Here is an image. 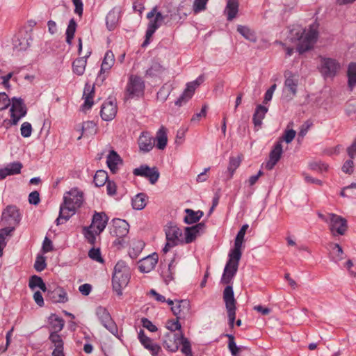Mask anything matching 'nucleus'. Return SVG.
<instances>
[{
  "instance_id": "f257e3e1",
  "label": "nucleus",
  "mask_w": 356,
  "mask_h": 356,
  "mask_svg": "<svg viewBox=\"0 0 356 356\" xmlns=\"http://www.w3.org/2000/svg\"><path fill=\"white\" fill-rule=\"evenodd\" d=\"M291 40L296 44L297 51L302 54L312 49L318 37V24L314 23L308 28L294 27L290 31Z\"/></svg>"
},
{
  "instance_id": "f03ea898",
  "label": "nucleus",
  "mask_w": 356,
  "mask_h": 356,
  "mask_svg": "<svg viewBox=\"0 0 356 356\" xmlns=\"http://www.w3.org/2000/svg\"><path fill=\"white\" fill-rule=\"evenodd\" d=\"M83 202V193L78 188H72L65 193L63 203L60 205V214L57 218V224H63L67 221Z\"/></svg>"
},
{
  "instance_id": "7ed1b4c3",
  "label": "nucleus",
  "mask_w": 356,
  "mask_h": 356,
  "mask_svg": "<svg viewBox=\"0 0 356 356\" xmlns=\"http://www.w3.org/2000/svg\"><path fill=\"white\" fill-rule=\"evenodd\" d=\"M163 345L165 348L171 352H176L180 345L181 350L186 356H193L189 340L184 335L183 332H168L163 337Z\"/></svg>"
},
{
  "instance_id": "20e7f679",
  "label": "nucleus",
  "mask_w": 356,
  "mask_h": 356,
  "mask_svg": "<svg viewBox=\"0 0 356 356\" xmlns=\"http://www.w3.org/2000/svg\"><path fill=\"white\" fill-rule=\"evenodd\" d=\"M108 220V218L105 213L95 212L91 225L83 228V234L90 244L95 245L97 236L104 231Z\"/></svg>"
},
{
  "instance_id": "39448f33",
  "label": "nucleus",
  "mask_w": 356,
  "mask_h": 356,
  "mask_svg": "<svg viewBox=\"0 0 356 356\" xmlns=\"http://www.w3.org/2000/svg\"><path fill=\"white\" fill-rule=\"evenodd\" d=\"M129 270L124 262H118L114 268L112 279L113 288L118 295H122V290L129 281Z\"/></svg>"
},
{
  "instance_id": "423d86ee",
  "label": "nucleus",
  "mask_w": 356,
  "mask_h": 356,
  "mask_svg": "<svg viewBox=\"0 0 356 356\" xmlns=\"http://www.w3.org/2000/svg\"><path fill=\"white\" fill-rule=\"evenodd\" d=\"M145 85L142 78L136 74H131L124 90V98L132 99L144 95Z\"/></svg>"
},
{
  "instance_id": "0eeeda50",
  "label": "nucleus",
  "mask_w": 356,
  "mask_h": 356,
  "mask_svg": "<svg viewBox=\"0 0 356 356\" xmlns=\"http://www.w3.org/2000/svg\"><path fill=\"white\" fill-rule=\"evenodd\" d=\"M319 217L330 224V229L333 236L343 235L347 230V220L334 213H329L327 216L319 214Z\"/></svg>"
},
{
  "instance_id": "6e6552de",
  "label": "nucleus",
  "mask_w": 356,
  "mask_h": 356,
  "mask_svg": "<svg viewBox=\"0 0 356 356\" xmlns=\"http://www.w3.org/2000/svg\"><path fill=\"white\" fill-rule=\"evenodd\" d=\"M168 17V15H163L160 12H158L157 7H154L149 13H147V17L149 22L146 31V38L143 45H146L149 43V40L156 30L161 26V22Z\"/></svg>"
},
{
  "instance_id": "1a4fd4ad",
  "label": "nucleus",
  "mask_w": 356,
  "mask_h": 356,
  "mask_svg": "<svg viewBox=\"0 0 356 356\" xmlns=\"http://www.w3.org/2000/svg\"><path fill=\"white\" fill-rule=\"evenodd\" d=\"M242 253L231 251L229 254V260L225 266L224 273L221 279L222 284H229L236 273L238 267V262Z\"/></svg>"
},
{
  "instance_id": "9d476101",
  "label": "nucleus",
  "mask_w": 356,
  "mask_h": 356,
  "mask_svg": "<svg viewBox=\"0 0 356 356\" xmlns=\"http://www.w3.org/2000/svg\"><path fill=\"white\" fill-rule=\"evenodd\" d=\"M129 233V224L123 220L117 219L113 221V235L116 238L113 241L117 248H121L127 242Z\"/></svg>"
},
{
  "instance_id": "9b49d317",
  "label": "nucleus",
  "mask_w": 356,
  "mask_h": 356,
  "mask_svg": "<svg viewBox=\"0 0 356 356\" xmlns=\"http://www.w3.org/2000/svg\"><path fill=\"white\" fill-rule=\"evenodd\" d=\"M223 300L227 312L229 325L233 327L236 318V300L234 296V292L231 286H227L223 291Z\"/></svg>"
},
{
  "instance_id": "f8f14e48",
  "label": "nucleus",
  "mask_w": 356,
  "mask_h": 356,
  "mask_svg": "<svg viewBox=\"0 0 356 356\" xmlns=\"http://www.w3.org/2000/svg\"><path fill=\"white\" fill-rule=\"evenodd\" d=\"M165 235L167 243L163 250L165 253L171 248L178 244H183L182 231L176 225L168 226L165 229Z\"/></svg>"
},
{
  "instance_id": "ddd939ff",
  "label": "nucleus",
  "mask_w": 356,
  "mask_h": 356,
  "mask_svg": "<svg viewBox=\"0 0 356 356\" xmlns=\"http://www.w3.org/2000/svg\"><path fill=\"white\" fill-rule=\"evenodd\" d=\"M11 120H4V125L8 127L12 124H17L19 120L26 114V109L20 99H13L12 106L10 108Z\"/></svg>"
},
{
  "instance_id": "4468645a",
  "label": "nucleus",
  "mask_w": 356,
  "mask_h": 356,
  "mask_svg": "<svg viewBox=\"0 0 356 356\" xmlns=\"http://www.w3.org/2000/svg\"><path fill=\"white\" fill-rule=\"evenodd\" d=\"M167 303L171 306V311L178 319H185L191 314V304L187 300L172 301L168 300Z\"/></svg>"
},
{
  "instance_id": "2eb2a0df",
  "label": "nucleus",
  "mask_w": 356,
  "mask_h": 356,
  "mask_svg": "<svg viewBox=\"0 0 356 356\" xmlns=\"http://www.w3.org/2000/svg\"><path fill=\"white\" fill-rule=\"evenodd\" d=\"M340 69V65L332 58L321 57L320 71L325 77H332L336 75Z\"/></svg>"
},
{
  "instance_id": "dca6fc26",
  "label": "nucleus",
  "mask_w": 356,
  "mask_h": 356,
  "mask_svg": "<svg viewBox=\"0 0 356 356\" xmlns=\"http://www.w3.org/2000/svg\"><path fill=\"white\" fill-rule=\"evenodd\" d=\"M204 81L202 76H199L195 81L189 82L186 85L180 97L176 101L175 104L181 106L182 104L187 102L193 97L196 88Z\"/></svg>"
},
{
  "instance_id": "f3484780",
  "label": "nucleus",
  "mask_w": 356,
  "mask_h": 356,
  "mask_svg": "<svg viewBox=\"0 0 356 356\" xmlns=\"http://www.w3.org/2000/svg\"><path fill=\"white\" fill-rule=\"evenodd\" d=\"M96 314L102 325L111 333L115 334L118 333V327L112 319L109 312L104 307H99L97 309Z\"/></svg>"
},
{
  "instance_id": "a211bd4d",
  "label": "nucleus",
  "mask_w": 356,
  "mask_h": 356,
  "mask_svg": "<svg viewBox=\"0 0 356 356\" xmlns=\"http://www.w3.org/2000/svg\"><path fill=\"white\" fill-rule=\"evenodd\" d=\"M133 173L136 176L147 178L153 184L157 181L159 177V172L156 167L149 168L146 165H142L139 168H135Z\"/></svg>"
},
{
  "instance_id": "6ab92c4d",
  "label": "nucleus",
  "mask_w": 356,
  "mask_h": 356,
  "mask_svg": "<svg viewBox=\"0 0 356 356\" xmlns=\"http://www.w3.org/2000/svg\"><path fill=\"white\" fill-rule=\"evenodd\" d=\"M21 220L19 210L15 206H8L2 214V220L10 225H17Z\"/></svg>"
},
{
  "instance_id": "aec40b11",
  "label": "nucleus",
  "mask_w": 356,
  "mask_h": 356,
  "mask_svg": "<svg viewBox=\"0 0 356 356\" xmlns=\"http://www.w3.org/2000/svg\"><path fill=\"white\" fill-rule=\"evenodd\" d=\"M117 111V105L115 101H106L102 106L101 117L104 120H111L115 117Z\"/></svg>"
},
{
  "instance_id": "412c9836",
  "label": "nucleus",
  "mask_w": 356,
  "mask_h": 356,
  "mask_svg": "<svg viewBox=\"0 0 356 356\" xmlns=\"http://www.w3.org/2000/svg\"><path fill=\"white\" fill-rule=\"evenodd\" d=\"M159 255L153 253L138 261V268L140 272L149 273L152 270L158 263Z\"/></svg>"
},
{
  "instance_id": "4be33fe9",
  "label": "nucleus",
  "mask_w": 356,
  "mask_h": 356,
  "mask_svg": "<svg viewBox=\"0 0 356 356\" xmlns=\"http://www.w3.org/2000/svg\"><path fill=\"white\" fill-rule=\"evenodd\" d=\"M138 339L143 346L149 350L153 356H156L161 350V348L154 343L153 340L148 337L143 330H140L138 333Z\"/></svg>"
},
{
  "instance_id": "5701e85b",
  "label": "nucleus",
  "mask_w": 356,
  "mask_h": 356,
  "mask_svg": "<svg viewBox=\"0 0 356 356\" xmlns=\"http://www.w3.org/2000/svg\"><path fill=\"white\" fill-rule=\"evenodd\" d=\"M282 154V146L280 142H277L269 154V160L266 163L267 170H272L280 159Z\"/></svg>"
},
{
  "instance_id": "b1692460",
  "label": "nucleus",
  "mask_w": 356,
  "mask_h": 356,
  "mask_svg": "<svg viewBox=\"0 0 356 356\" xmlns=\"http://www.w3.org/2000/svg\"><path fill=\"white\" fill-rule=\"evenodd\" d=\"M138 145L141 151L149 152L155 145V139L147 132H143L138 138Z\"/></svg>"
},
{
  "instance_id": "393cba45",
  "label": "nucleus",
  "mask_w": 356,
  "mask_h": 356,
  "mask_svg": "<svg viewBox=\"0 0 356 356\" xmlns=\"http://www.w3.org/2000/svg\"><path fill=\"white\" fill-rule=\"evenodd\" d=\"M203 227L204 225L201 223L191 227H186L185 229L184 236H183V243H190L193 242L196 238L199 231Z\"/></svg>"
},
{
  "instance_id": "a878e982",
  "label": "nucleus",
  "mask_w": 356,
  "mask_h": 356,
  "mask_svg": "<svg viewBox=\"0 0 356 356\" xmlns=\"http://www.w3.org/2000/svg\"><path fill=\"white\" fill-rule=\"evenodd\" d=\"M22 168V164L19 162H15L8 165L5 168L0 170V179H3L8 175L20 173Z\"/></svg>"
},
{
  "instance_id": "bb28decb",
  "label": "nucleus",
  "mask_w": 356,
  "mask_h": 356,
  "mask_svg": "<svg viewBox=\"0 0 356 356\" xmlns=\"http://www.w3.org/2000/svg\"><path fill=\"white\" fill-rule=\"evenodd\" d=\"M107 164L112 173L115 174L118 172L119 166L122 164V160L120 156L113 150L111 151L107 157Z\"/></svg>"
},
{
  "instance_id": "cd10ccee",
  "label": "nucleus",
  "mask_w": 356,
  "mask_h": 356,
  "mask_svg": "<svg viewBox=\"0 0 356 356\" xmlns=\"http://www.w3.org/2000/svg\"><path fill=\"white\" fill-rule=\"evenodd\" d=\"M95 97V88L94 86H90L89 85H86L84 91L83 99H84V103L83 105V108L85 110L90 109L93 105Z\"/></svg>"
},
{
  "instance_id": "c85d7f7f",
  "label": "nucleus",
  "mask_w": 356,
  "mask_h": 356,
  "mask_svg": "<svg viewBox=\"0 0 356 356\" xmlns=\"http://www.w3.org/2000/svg\"><path fill=\"white\" fill-rule=\"evenodd\" d=\"M145 247V243L140 239H134L130 244L129 254L133 259H136Z\"/></svg>"
},
{
  "instance_id": "c756f323",
  "label": "nucleus",
  "mask_w": 356,
  "mask_h": 356,
  "mask_svg": "<svg viewBox=\"0 0 356 356\" xmlns=\"http://www.w3.org/2000/svg\"><path fill=\"white\" fill-rule=\"evenodd\" d=\"M121 15L117 10H112L106 16V26L109 30L115 29L119 24Z\"/></svg>"
},
{
  "instance_id": "7c9ffc66",
  "label": "nucleus",
  "mask_w": 356,
  "mask_h": 356,
  "mask_svg": "<svg viewBox=\"0 0 356 356\" xmlns=\"http://www.w3.org/2000/svg\"><path fill=\"white\" fill-rule=\"evenodd\" d=\"M88 53H86L83 57L76 59L72 63V70L74 73L78 76L83 74L87 63L86 58Z\"/></svg>"
},
{
  "instance_id": "2f4dec72",
  "label": "nucleus",
  "mask_w": 356,
  "mask_h": 356,
  "mask_svg": "<svg viewBox=\"0 0 356 356\" xmlns=\"http://www.w3.org/2000/svg\"><path fill=\"white\" fill-rule=\"evenodd\" d=\"M286 79L285 80V88L287 92L292 96L296 93V88L298 86V79L296 76L291 72L286 74Z\"/></svg>"
},
{
  "instance_id": "473e14b6",
  "label": "nucleus",
  "mask_w": 356,
  "mask_h": 356,
  "mask_svg": "<svg viewBox=\"0 0 356 356\" xmlns=\"http://www.w3.org/2000/svg\"><path fill=\"white\" fill-rule=\"evenodd\" d=\"M65 322L63 318L52 314L49 317V330L51 332L58 333L64 327Z\"/></svg>"
},
{
  "instance_id": "72a5a7b5",
  "label": "nucleus",
  "mask_w": 356,
  "mask_h": 356,
  "mask_svg": "<svg viewBox=\"0 0 356 356\" xmlns=\"http://www.w3.org/2000/svg\"><path fill=\"white\" fill-rule=\"evenodd\" d=\"M168 129L161 127L156 133V136L155 140H156V147L159 149H163L167 145L168 143V136H167Z\"/></svg>"
},
{
  "instance_id": "f704fd0d",
  "label": "nucleus",
  "mask_w": 356,
  "mask_h": 356,
  "mask_svg": "<svg viewBox=\"0 0 356 356\" xmlns=\"http://www.w3.org/2000/svg\"><path fill=\"white\" fill-rule=\"evenodd\" d=\"M248 229V225H243L238 232L234 242V248L232 252L241 253V248L244 240V236Z\"/></svg>"
},
{
  "instance_id": "c9c22d12",
  "label": "nucleus",
  "mask_w": 356,
  "mask_h": 356,
  "mask_svg": "<svg viewBox=\"0 0 356 356\" xmlns=\"http://www.w3.org/2000/svg\"><path fill=\"white\" fill-rule=\"evenodd\" d=\"M238 10V0H228L225 8L227 19L231 21L236 17Z\"/></svg>"
},
{
  "instance_id": "e433bc0d",
  "label": "nucleus",
  "mask_w": 356,
  "mask_h": 356,
  "mask_svg": "<svg viewBox=\"0 0 356 356\" xmlns=\"http://www.w3.org/2000/svg\"><path fill=\"white\" fill-rule=\"evenodd\" d=\"M268 109L266 107L259 105L253 115V122L255 127H260L262 124V120L264 118Z\"/></svg>"
},
{
  "instance_id": "4c0bfd02",
  "label": "nucleus",
  "mask_w": 356,
  "mask_h": 356,
  "mask_svg": "<svg viewBox=\"0 0 356 356\" xmlns=\"http://www.w3.org/2000/svg\"><path fill=\"white\" fill-rule=\"evenodd\" d=\"M115 63L114 54L111 51H108L104 56V60L102 63L101 72H106L108 71Z\"/></svg>"
},
{
  "instance_id": "58836bf2",
  "label": "nucleus",
  "mask_w": 356,
  "mask_h": 356,
  "mask_svg": "<svg viewBox=\"0 0 356 356\" xmlns=\"http://www.w3.org/2000/svg\"><path fill=\"white\" fill-rule=\"evenodd\" d=\"M54 302H65L67 301V293L63 288H57L54 289L50 296Z\"/></svg>"
},
{
  "instance_id": "ea45409f",
  "label": "nucleus",
  "mask_w": 356,
  "mask_h": 356,
  "mask_svg": "<svg viewBox=\"0 0 356 356\" xmlns=\"http://www.w3.org/2000/svg\"><path fill=\"white\" fill-rule=\"evenodd\" d=\"M293 123H289L286 129L284 130L282 137L279 138L277 142H280V144L283 141H285L286 143H290L295 138L296 135V131L292 129Z\"/></svg>"
},
{
  "instance_id": "a19ab883",
  "label": "nucleus",
  "mask_w": 356,
  "mask_h": 356,
  "mask_svg": "<svg viewBox=\"0 0 356 356\" xmlns=\"http://www.w3.org/2000/svg\"><path fill=\"white\" fill-rule=\"evenodd\" d=\"M242 155H238L236 157L233 156L230 158L227 168L229 174L227 177L229 179H231L233 177L236 170L239 167L242 161Z\"/></svg>"
},
{
  "instance_id": "79ce46f5",
  "label": "nucleus",
  "mask_w": 356,
  "mask_h": 356,
  "mask_svg": "<svg viewBox=\"0 0 356 356\" xmlns=\"http://www.w3.org/2000/svg\"><path fill=\"white\" fill-rule=\"evenodd\" d=\"M186 216L184 218V220L188 224H192L199 221V220L203 216L202 211H194L193 210L190 209H186Z\"/></svg>"
},
{
  "instance_id": "37998d69",
  "label": "nucleus",
  "mask_w": 356,
  "mask_h": 356,
  "mask_svg": "<svg viewBox=\"0 0 356 356\" xmlns=\"http://www.w3.org/2000/svg\"><path fill=\"white\" fill-rule=\"evenodd\" d=\"M180 320L178 318L168 319L165 323V327L169 330V332H182L181 325L179 322Z\"/></svg>"
},
{
  "instance_id": "c03bdc74",
  "label": "nucleus",
  "mask_w": 356,
  "mask_h": 356,
  "mask_svg": "<svg viewBox=\"0 0 356 356\" xmlns=\"http://www.w3.org/2000/svg\"><path fill=\"white\" fill-rule=\"evenodd\" d=\"M108 179V174L106 171L98 170L95 175L94 183L97 186L100 187L106 184Z\"/></svg>"
},
{
  "instance_id": "a18cd8bd",
  "label": "nucleus",
  "mask_w": 356,
  "mask_h": 356,
  "mask_svg": "<svg viewBox=\"0 0 356 356\" xmlns=\"http://www.w3.org/2000/svg\"><path fill=\"white\" fill-rule=\"evenodd\" d=\"M49 339L54 344V349H63L64 342L61 335L58 334V333L50 332Z\"/></svg>"
},
{
  "instance_id": "49530a36",
  "label": "nucleus",
  "mask_w": 356,
  "mask_h": 356,
  "mask_svg": "<svg viewBox=\"0 0 356 356\" xmlns=\"http://www.w3.org/2000/svg\"><path fill=\"white\" fill-rule=\"evenodd\" d=\"M147 204L146 195L143 193L137 195L132 201L133 207L136 209H143Z\"/></svg>"
},
{
  "instance_id": "de8ad7c7",
  "label": "nucleus",
  "mask_w": 356,
  "mask_h": 356,
  "mask_svg": "<svg viewBox=\"0 0 356 356\" xmlns=\"http://www.w3.org/2000/svg\"><path fill=\"white\" fill-rule=\"evenodd\" d=\"M76 29V23L74 19H72L68 24L67 31H66V42L70 44L72 43V39L74 38V33Z\"/></svg>"
},
{
  "instance_id": "09e8293b",
  "label": "nucleus",
  "mask_w": 356,
  "mask_h": 356,
  "mask_svg": "<svg viewBox=\"0 0 356 356\" xmlns=\"http://www.w3.org/2000/svg\"><path fill=\"white\" fill-rule=\"evenodd\" d=\"M348 85L352 88L356 83V64L349 65L348 70Z\"/></svg>"
},
{
  "instance_id": "8fccbe9b",
  "label": "nucleus",
  "mask_w": 356,
  "mask_h": 356,
  "mask_svg": "<svg viewBox=\"0 0 356 356\" xmlns=\"http://www.w3.org/2000/svg\"><path fill=\"white\" fill-rule=\"evenodd\" d=\"M330 254L332 258L336 261L341 259L343 255V250L338 244L332 243L330 245Z\"/></svg>"
},
{
  "instance_id": "3c124183",
  "label": "nucleus",
  "mask_w": 356,
  "mask_h": 356,
  "mask_svg": "<svg viewBox=\"0 0 356 356\" xmlns=\"http://www.w3.org/2000/svg\"><path fill=\"white\" fill-rule=\"evenodd\" d=\"M209 0H195L193 5V10L194 14H197L204 11L207 8V4Z\"/></svg>"
},
{
  "instance_id": "603ef678",
  "label": "nucleus",
  "mask_w": 356,
  "mask_h": 356,
  "mask_svg": "<svg viewBox=\"0 0 356 356\" xmlns=\"http://www.w3.org/2000/svg\"><path fill=\"white\" fill-rule=\"evenodd\" d=\"M88 256L92 260H95L97 262L103 263L104 260L101 255V252L99 248H92L88 252Z\"/></svg>"
},
{
  "instance_id": "864d4df0",
  "label": "nucleus",
  "mask_w": 356,
  "mask_h": 356,
  "mask_svg": "<svg viewBox=\"0 0 356 356\" xmlns=\"http://www.w3.org/2000/svg\"><path fill=\"white\" fill-rule=\"evenodd\" d=\"M229 338V348L233 356H238L241 348L237 347L234 342V337L232 335H227Z\"/></svg>"
},
{
  "instance_id": "5fc2aeb1",
  "label": "nucleus",
  "mask_w": 356,
  "mask_h": 356,
  "mask_svg": "<svg viewBox=\"0 0 356 356\" xmlns=\"http://www.w3.org/2000/svg\"><path fill=\"white\" fill-rule=\"evenodd\" d=\"M34 267L37 271H42L46 268V259L45 257L39 255L36 258V261Z\"/></svg>"
},
{
  "instance_id": "6e6d98bb",
  "label": "nucleus",
  "mask_w": 356,
  "mask_h": 356,
  "mask_svg": "<svg viewBox=\"0 0 356 356\" xmlns=\"http://www.w3.org/2000/svg\"><path fill=\"white\" fill-rule=\"evenodd\" d=\"M141 323L143 327L147 329L149 331L152 332H154L157 331V327L152 323V321H150L149 319L146 318H143L141 319Z\"/></svg>"
},
{
  "instance_id": "4d7b16f0",
  "label": "nucleus",
  "mask_w": 356,
  "mask_h": 356,
  "mask_svg": "<svg viewBox=\"0 0 356 356\" xmlns=\"http://www.w3.org/2000/svg\"><path fill=\"white\" fill-rule=\"evenodd\" d=\"M32 133L31 124L29 122H24L21 127V134L24 137H29Z\"/></svg>"
},
{
  "instance_id": "13d9d810",
  "label": "nucleus",
  "mask_w": 356,
  "mask_h": 356,
  "mask_svg": "<svg viewBox=\"0 0 356 356\" xmlns=\"http://www.w3.org/2000/svg\"><path fill=\"white\" fill-rule=\"evenodd\" d=\"M10 104L8 95L5 92L0 93V110L6 108Z\"/></svg>"
},
{
  "instance_id": "bf43d9fd",
  "label": "nucleus",
  "mask_w": 356,
  "mask_h": 356,
  "mask_svg": "<svg viewBox=\"0 0 356 356\" xmlns=\"http://www.w3.org/2000/svg\"><path fill=\"white\" fill-rule=\"evenodd\" d=\"M15 227H8L0 229V240L6 241V238L8 236H10L14 231Z\"/></svg>"
},
{
  "instance_id": "052dcab7",
  "label": "nucleus",
  "mask_w": 356,
  "mask_h": 356,
  "mask_svg": "<svg viewBox=\"0 0 356 356\" xmlns=\"http://www.w3.org/2000/svg\"><path fill=\"white\" fill-rule=\"evenodd\" d=\"M238 31L242 34L245 38L251 40L253 34L251 31L246 26H239L237 28Z\"/></svg>"
},
{
  "instance_id": "680f3d73",
  "label": "nucleus",
  "mask_w": 356,
  "mask_h": 356,
  "mask_svg": "<svg viewBox=\"0 0 356 356\" xmlns=\"http://www.w3.org/2000/svg\"><path fill=\"white\" fill-rule=\"evenodd\" d=\"M342 170L349 175L352 174L354 170L353 161L352 160L346 161L342 167Z\"/></svg>"
},
{
  "instance_id": "e2e57ef3",
  "label": "nucleus",
  "mask_w": 356,
  "mask_h": 356,
  "mask_svg": "<svg viewBox=\"0 0 356 356\" xmlns=\"http://www.w3.org/2000/svg\"><path fill=\"white\" fill-rule=\"evenodd\" d=\"M42 279L40 277H38L37 275L32 276L29 280V287L31 289H34L36 286H39L40 285V283L42 282Z\"/></svg>"
},
{
  "instance_id": "0e129e2a",
  "label": "nucleus",
  "mask_w": 356,
  "mask_h": 356,
  "mask_svg": "<svg viewBox=\"0 0 356 356\" xmlns=\"http://www.w3.org/2000/svg\"><path fill=\"white\" fill-rule=\"evenodd\" d=\"M312 122L310 121L305 122L301 127L300 131H299V136L304 137L309 129L312 127Z\"/></svg>"
},
{
  "instance_id": "69168bd1",
  "label": "nucleus",
  "mask_w": 356,
  "mask_h": 356,
  "mask_svg": "<svg viewBox=\"0 0 356 356\" xmlns=\"http://www.w3.org/2000/svg\"><path fill=\"white\" fill-rule=\"evenodd\" d=\"M30 204H38L40 202V195L38 191L31 192L29 196Z\"/></svg>"
},
{
  "instance_id": "338daca9",
  "label": "nucleus",
  "mask_w": 356,
  "mask_h": 356,
  "mask_svg": "<svg viewBox=\"0 0 356 356\" xmlns=\"http://www.w3.org/2000/svg\"><path fill=\"white\" fill-rule=\"evenodd\" d=\"M51 250H53L52 242L49 238L46 237L43 242L42 251L43 252L47 253Z\"/></svg>"
},
{
  "instance_id": "774afa93",
  "label": "nucleus",
  "mask_w": 356,
  "mask_h": 356,
  "mask_svg": "<svg viewBox=\"0 0 356 356\" xmlns=\"http://www.w3.org/2000/svg\"><path fill=\"white\" fill-rule=\"evenodd\" d=\"M106 190L108 195H115L117 190V186L115 183L108 180L106 182Z\"/></svg>"
}]
</instances>
